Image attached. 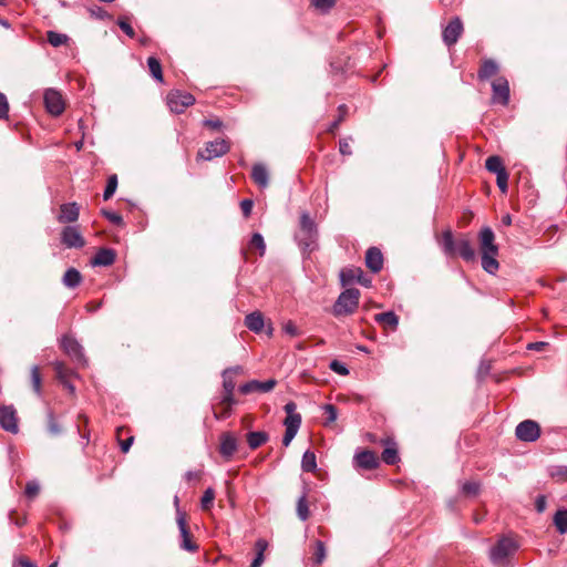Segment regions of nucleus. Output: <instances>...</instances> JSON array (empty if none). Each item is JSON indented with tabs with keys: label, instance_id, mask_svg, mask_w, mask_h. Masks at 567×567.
Wrapping results in <instances>:
<instances>
[{
	"label": "nucleus",
	"instance_id": "f257e3e1",
	"mask_svg": "<svg viewBox=\"0 0 567 567\" xmlns=\"http://www.w3.org/2000/svg\"><path fill=\"white\" fill-rule=\"evenodd\" d=\"M478 244L481 252V264L484 271L495 275L499 269L498 245L495 243V234L488 226H484L478 231Z\"/></svg>",
	"mask_w": 567,
	"mask_h": 567
},
{
	"label": "nucleus",
	"instance_id": "f03ea898",
	"mask_svg": "<svg viewBox=\"0 0 567 567\" xmlns=\"http://www.w3.org/2000/svg\"><path fill=\"white\" fill-rule=\"evenodd\" d=\"M441 245L443 252L446 256H454L457 254L466 262H472L476 259L475 248L466 236H462L455 240L452 231L446 229L442 233Z\"/></svg>",
	"mask_w": 567,
	"mask_h": 567
},
{
	"label": "nucleus",
	"instance_id": "7ed1b4c3",
	"mask_svg": "<svg viewBox=\"0 0 567 567\" xmlns=\"http://www.w3.org/2000/svg\"><path fill=\"white\" fill-rule=\"evenodd\" d=\"M295 238L302 251L311 252L317 248L318 229L308 213L301 214L299 230L296 233Z\"/></svg>",
	"mask_w": 567,
	"mask_h": 567
},
{
	"label": "nucleus",
	"instance_id": "20e7f679",
	"mask_svg": "<svg viewBox=\"0 0 567 567\" xmlns=\"http://www.w3.org/2000/svg\"><path fill=\"white\" fill-rule=\"evenodd\" d=\"M360 291L357 288H348L342 291L332 307L334 317L352 315L359 307Z\"/></svg>",
	"mask_w": 567,
	"mask_h": 567
},
{
	"label": "nucleus",
	"instance_id": "39448f33",
	"mask_svg": "<svg viewBox=\"0 0 567 567\" xmlns=\"http://www.w3.org/2000/svg\"><path fill=\"white\" fill-rule=\"evenodd\" d=\"M517 549V544L509 537H502L489 549V559L493 564L504 563Z\"/></svg>",
	"mask_w": 567,
	"mask_h": 567
},
{
	"label": "nucleus",
	"instance_id": "423d86ee",
	"mask_svg": "<svg viewBox=\"0 0 567 567\" xmlns=\"http://www.w3.org/2000/svg\"><path fill=\"white\" fill-rule=\"evenodd\" d=\"M61 348L78 365L85 367L87 364L84 349L75 338L68 334L63 336Z\"/></svg>",
	"mask_w": 567,
	"mask_h": 567
},
{
	"label": "nucleus",
	"instance_id": "0eeeda50",
	"mask_svg": "<svg viewBox=\"0 0 567 567\" xmlns=\"http://www.w3.org/2000/svg\"><path fill=\"white\" fill-rule=\"evenodd\" d=\"M515 435L522 442H535L540 436V426L534 420H524L517 424Z\"/></svg>",
	"mask_w": 567,
	"mask_h": 567
},
{
	"label": "nucleus",
	"instance_id": "6e6552de",
	"mask_svg": "<svg viewBox=\"0 0 567 567\" xmlns=\"http://www.w3.org/2000/svg\"><path fill=\"white\" fill-rule=\"evenodd\" d=\"M194 102L195 97L190 93L179 90L172 91L167 95V105L171 111L176 114L183 113L185 109L193 105Z\"/></svg>",
	"mask_w": 567,
	"mask_h": 567
},
{
	"label": "nucleus",
	"instance_id": "1a4fd4ad",
	"mask_svg": "<svg viewBox=\"0 0 567 567\" xmlns=\"http://www.w3.org/2000/svg\"><path fill=\"white\" fill-rule=\"evenodd\" d=\"M176 523L179 529L182 542L179 547L186 551L195 553L198 550V545L192 540L190 533L187 527L186 515L181 509H177Z\"/></svg>",
	"mask_w": 567,
	"mask_h": 567
},
{
	"label": "nucleus",
	"instance_id": "9d476101",
	"mask_svg": "<svg viewBox=\"0 0 567 567\" xmlns=\"http://www.w3.org/2000/svg\"><path fill=\"white\" fill-rule=\"evenodd\" d=\"M44 105L47 111L53 115L59 116L63 113L65 104L61 93L55 89H47L43 95Z\"/></svg>",
	"mask_w": 567,
	"mask_h": 567
},
{
	"label": "nucleus",
	"instance_id": "9b49d317",
	"mask_svg": "<svg viewBox=\"0 0 567 567\" xmlns=\"http://www.w3.org/2000/svg\"><path fill=\"white\" fill-rule=\"evenodd\" d=\"M230 146L226 140H215L206 144L205 150L198 152V156L205 161H212L225 155Z\"/></svg>",
	"mask_w": 567,
	"mask_h": 567
},
{
	"label": "nucleus",
	"instance_id": "f8f14e48",
	"mask_svg": "<svg viewBox=\"0 0 567 567\" xmlns=\"http://www.w3.org/2000/svg\"><path fill=\"white\" fill-rule=\"evenodd\" d=\"M0 426L10 433H18V417L17 412L12 405L0 406Z\"/></svg>",
	"mask_w": 567,
	"mask_h": 567
},
{
	"label": "nucleus",
	"instance_id": "ddd939ff",
	"mask_svg": "<svg viewBox=\"0 0 567 567\" xmlns=\"http://www.w3.org/2000/svg\"><path fill=\"white\" fill-rule=\"evenodd\" d=\"M61 241L66 248H82L85 245L76 226H65L61 231Z\"/></svg>",
	"mask_w": 567,
	"mask_h": 567
},
{
	"label": "nucleus",
	"instance_id": "4468645a",
	"mask_svg": "<svg viewBox=\"0 0 567 567\" xmlns=\"http://www.w3.org/2000/svg\"><path fill=\"white\" fill-rule=\"evenodd\" d=\"M380 462L374 452L363 450L357 452L353 456V466L365 471L374 470L379 466Z\"/></svg>",
	"mask_w": 567,
	"mask_h": 567
},
{
	"label": "nucleus",
	"instance_id": "2eb2a0df",
	"mask_svg": "<svg viewBox=\"0 0 567 567\" xmlns=\"http://www.w3.org/2000/svg\"><path fill=\"white\" fill-rule=\"evenodd\" d=\"M492 101L506 106L509 102V84L504 76L497 78L492 83Z\"/></svg>",
	"mask_w": 567,
	"mask_h": 567
},
{
	"label": "nucleus",
	"instance_id": "dca6fc26",
	"mask_svg": "<svg viewBox=\"0 0 567 567\" xmlns=\"http://www.w3.org/2000/svg\"><path fill=\"white\" fill-rule=\"evenodd\" d=\"M463 32V23L458 17H455L444 28L442 32L443 42L447 47L454 45Z\"/></svg>",
	"mask_w": 567,
	"mask_h": 567
},
{
	"label": "nucleus",
	"instance_id": "f3484780",
	"mask_svg": "<svg viewBox=\"0 0 567 567\" xmlns=\"http://www.w3.org/2000/svg\"><path fill=\"white\" fill-rule=\"evenodd\" d=\"M340 280L342 286H349L353 282H359L365 287L370 286L371 280L367 279L361 268H347L340 272Z\"/></svg>",
	"mask_w": 567,
	"mask_h": 567
},
{
	"label": "nucleus",
	"instance_id": "a211bd4d",
	"mask_svg": "<svg viewBox=\"0 0 567 567\" xmlns=\"http://www.w3.org/2000/svg\"><path fill=\"white\" fill-rule=\"evenodd\" d=\"M277 384L275 379H269L266 381L251 380L246 382L239 386V392L241 394H250L252 392H261L266 393L271 391Z\"/></svg>",
	"mask_w": 567,
	"mask_h": 567
},
{
	"label": "nucleus",
	"instance_id": "6ab92c4d",
	"mask_svg": "<svg viewBox=\"0 0 567 567\" xmlns=\"http://www.w3.org/2000/svg\"><path fill=\"white\" fill-rule=\"evenodd\" d=\"M54 371L56 374V379L59 382L70 391V393L75 392V386L71 382V378L75 375V372L68 368L63 362L56 361L54 363Z\"/></svg>",
	"mask_w": 567,
	"mask_h": 567
},
{
	"label": "nucleus",
	"instance_id": "aec40b11",
	"mask_svg": "<svg viewBox=\"0 0 567 567\" xmlns=\"http://www.w3.org/2000/svg\"><path fill=\"white\" fill-rule=\"evenodd\" d=\"M80 216V207L76 203H66L60 206V215L58 216V221L65 223H74L79 219Z\"/></svg>",
	"mask_w": 567,
	"mask_h": 567
},
{
	"label": "nucleus",
	"instance_id": "412c9836",
	"mask_svg": "<svg viewBox=\"0 0 567 567\" xmlns=\"http://www.w3.org/2000/svg\"><path fill=\"white\" fill-rule=\"evenodd\" d=\"M365 265L374 274L383 267V255L377 247H370L365 254Z\"/></svg>",
	"mask_w": 567,
	"mask_h": 567
},
{
	"label": "nucleus",
	"instance_id": "4be33fe9",
	"mask_svg": "<svg viewBox=\"0 0 567 567\" xmlns=\"http://www.w3.org/2000/svg\"><path fill=\"white\" fill-rule=\"evenodd\" d=\"M237 451V440L230 433H224L220 437L219 452L226 460H230Z\"/></svg>",
	"mask_w": 567,
	"mask_h": 567
},
{
	"label": "nucleus",
	"instance_id": "5701e85b",
	"mask_svg": "<svg viewBox=\"0 0 567 567\" xmlns=\"http://www.w3.org/2000/svg\"><path fill=\"white\" fill-rule=\"evenodd\" d=\"M116 254L111 248H101L97 250L95 256L92 258L91 264L93 266L107 267L114 264Z\"/></svg>",
	"mask_w": 567,
	"mask_h": 567
},
{
	"label": "nucleus",
	"instance_id": "b1692460",
	"mask_svg": "<svg viewBox=\"0 0 567 567\" xmlns=\"http://www.w3.org/2000/svg\"><path fill=\"white\" fill-rule=\"evenodd\" d=\"M243 368L240 365L229 367L225 369L221 373L223 377V389L224 392H234L236 386V381L234 380V375L241 373Z\"/></svg>",
	"mask_w": 567,
	"mask_h": 567
},
{
	"label": "nucleus",
	"instance_id": "393cba45",
	"mask_svg": "<svg viewBox=\"0 0 567 567\" xmlns=\"http://www.w3.org/2000/svg\"><path fill=\"white\" fill-rule=\"evenodd\" d=\"M254 182L261 188H266L269 184V174L265 165L255 164L251 171Z\"/></svg>",
	"mask_w": 567,
	"mask_h": 567
},
{
	"label": "nucleus",
	"instance_id": "a878e982",
	"mask_svg": "<svg viewBox=\"0 0 567 567\" xmlns=\"http://www.w3.org/2000/svg\"><path fill=\"white\" fill-rule=\"evenodd\" d=\"M498 64L492 59H485L478 70L477 76L481 81L488 80L491 76L497 74Z\"/></svg>",
	"mask_w": 567,
	"mask_h": 567
},
{
	"label": "nucleus",
	"instance_id": "bb28decb",
	"mask_svg": "<svg viewBox=\"0 0 567 567\" xmlns=\"http://www.w3.org/2000/svg\"><path fill=\"white\" fill-rule=\"evenodd\" d=\"M245 324L252 332H256V333L261 332V330L264 329V324H265L264 317H262L261 312L254 311V312L247 315L245 318Z\"/></svg>",
	"mask_w": 567,
	"mask_h": 567
},
{
	"label": "nucleus",
	"instance_id": "cd10ccee",
	"mask_svg": "<svg viewBox=\"0 0 567 567\" xmlns=\"http://www.w3.org/2000/svg\"><path fill=\"white\" fill-rule=\"evenodd\" d=\"M269 435L265 431H254L247 434V443L251 450H256L259 446L268 442Z\"/></svg>",
	"mask_w": 567,
	"mask_h": 567
},
{
	"label": "nucleus",
	"instance_id": "c85d7f7f",
	"mask_svg": "<svg viewBox=\"0 0 567 567\" xmlns=\"http://www.w3.org/2000/svg\"><path fill=\"white\" fill-rule=\"evenodd\" d=\"M82 281V275L75 268H69L62 278V282L68 288H76Z\"/></svg>",
	"mask_w": 567,
	"mask_h": 567
},
{
	"label": "nucleus",
	"instance_id": "c756f323",
	"mask_svg": "<svg viewBox=\"0 0 567 567\" xmlns=\"http://www.w3.org/2000/svg\"><path fill=\"white\" fill-rule=\"evenodd\" d=\"M268 547V543L266 539L259 538L255 543L256 557L250 564V567H260L265 560L264 553Z\"/></svg>",
	"mask_w": 567,
	"mask_h": 567
},
{
	"label": "nucleus",
	"instance_id": "7c9ffc66",
	"mask_svg": "<svg viewBox=\"0 0 567 567\" xmlns=\"http://www.w3.org/2000/svg\"><path fill=\"white\" fill-rule=\"evenodd\" d=\"M374 319L377 322L386 324L393 330H395L399 324V317L393 311L377 313Z\"/></svg>",
	"mask_w": 567,
	"mask_h": 567
},
{
	"label": "nucleus",
	"instance_id": "2f4dec72",
	"mask_svg": "<svg viewBox=\"0 0 567 567\" xmlns=\"http://www.w3.org/2000/svg\"><path fill=\"white\" fill-rule=\"evenodd\" d=\"M381 458L388 465H394L400 461L399 451L394 443L384 449Z\"/></svg>",
	"mask_w": 567,
	"mask_h": 567
},
{
	"label": "nucleus",
	"instance_id": "473e14b6",
	"mask_svg": "<svg viewBox=\"0 0 567 567\" xmlns=\"http://www.w3.org/2000/svg\"><path fill=\"white\" fill-rule=\"evenodd\" d=\"M301 468L303 472H315L317 468V458L316 454L308 450L303 453L302 460H301Z\"/></svg>",
	"mask_w": 567,
	"mask_h": 567
},
{
	"label": "nucleus",
	"instance_id": "72a5a7b5",
	"mask_svg": "<svg viewBox=\"0 0 567 567\" xmlns=\"http://www.w3.org/2000/svg\"><path fill=\"white\" fill-rule=\"evenodd\" d=\"M47 40L52 47L59 48L66 44L70 38L68 34L50 30L47 32Z\"/></svg>",
	"mask_w": 567,
	"mask_h": 567
},
{
	"label": "nucleus",
	"instance_id": "f704fd0d",
	"mask_svg": "<svg viewBox=\"0 0 567 567\" xmlns=\"http://www.w3.org/2000/svg\"><path fill=\"white\" fill-rule=\"evenodd\" d=\"M297 515L299 519L302 522L309 518L310 512L307 501V492H303L302 495L297 501Z\"/></svg>",
	"mask_w": 567,
	"mask_h": 567
},
{
	"label": "nucleus",
	"instance_id": "c9c22d12",
	"mask_svg": "<svg viewBox=\"0 0 567 567\" xmlns=\"http://www.w3.org/2000/svg\"><path fill=\"white\" fill-rule=\"evenodd\" d=\"M554 525L559 534L567 533V509H558L554 515Z\"/></svg>",
	"mask_w": 567,
	"mask_h": 567
},
{
	"label": "nucleus",
	"instance_id": "e433bc0d",
	"mask_svg": "<svg viewBox=\"0 0 567 567\" xmlns=\"http://www.w3.org/2000/svg\"><path fill=\"white\" fill-rule=\"evenodd\" d=\"M147 66L151 75L158 82H163V71L162 65L158 59L155 56H150L147 59Z\"/></svg>",
	"mask_w": 567,
	"mask_h": 567
},
{
	"label": "nucleus",
	"instance_id": "4c0bfd02",
	"mask_svg": "<svg viewBox=\"0 0 567 567\" xmlns=\"http://www.w3.org/2000/svg\"><path fill=\"white\" fill-rule=\"evenodd\" d=\"M485 167L488 172L494 173L495 175L506 171L501 157L496 155L487 157Z\"/></svg>",
	"mask_w": 567,
	"mask_h": 567
},
{
	"label": "nucleus",
	"instance_id": "58836bf2",
	"mask_svg": "<svg viewBox=\"0 0 567 567\" xmlns=\"http://www.w3.org/2000/svg\"><path fill=\"white\" fill-rule=\"evenodd\" d=\"M116 188H117V176L111 175L107 178L106 187L103 193V199L109 200L114 195Z\"/></svg>",
	"mask_w": 567,
	"mask_h": 567
},
{
	"label": "nucleus",
	"instance_id": "ea45409f",
	"mask_svg": "<svg viewBox=\"0 0 567 567\" xmlns=\"http://www.w3.org/2000/svg\"><path fill=\"white\" fill-rule=\"evenodd\" d=\"M462 493L467 496H476L480 493L481 485L478 482L468 481L462 484Z\"/></svg>",
	"mask_w": 567,
	"mask_h": 567
},
{
	"label": "nucleus",
	"instance_id": "a19ab883",
	"mask_svg": "<svg viewBox=\"0 0 567 567\" xmlns=\"http://www.w3.org/2000/svg\"><path fill=\"white\" fill-rule=\"evenodd\" d=\"M31 383L33 391L41 395V375L38 365L31 368Z\"/></svg>",
	"mask_w": 567,
	"mask_h": 567
},
{
	"label": "nucleus",
	"instance_id": "79ce46f5",
	"mask_svg": "<svg viewBox=\"0 0 567 567\" xmlns=\"http://www.w3.org/2000/svg\"><path fill=\"white\" fill-rule=\"evenodd\" d=\"M249 244H250V247H255L259 250L260 256L265 255L266 244H265V240H264V237L261 236V234H259V233L252 234Z\"/></svg>",
	"mask_w": 567,
	"mask_h": 567
},
{
	"label": "nucleus",
	"instance_id": "37998d69",
	"mask_svg": "<svg viewBox=\"0 0 567 567\" xmlns=\"http://www.w3.org/2000/svg\"><path fill=\"white\" fill-rule=\"evenodd\" d=\"M302 417L299 413L293 415H287V417L284 421V424L286 429H292L296 431H299V427L301 425Z\"/></svg>",
	"mask_w": 567,
	"mask_h": 567
},
{
	"label": "nucleus",
	"instance_id": "c03bdc74",
	"mask_svg": "<svg viewBox=\"0 0 567 567\" xmlns=\"http://www.w3.org/2000/svg\"><path fill=\"white\" fill-rule=\"evenodd\" d=\"M326 558V547L324 544L321 540L316 542V549L313 553V561L317 565H320L323 563Z\"/></svg>",
	"mask_w": 567,
	"mask_h": 567
},
{
	"label": "nucleus",
	"instance_id": "a18cd8bd",
	"mask_svg": "<svg viewBox=\"0 0 567 567\" xmlns=\"http://www.w3.org/2000/svg\"><path fill=\"white\" fill-rule=\"evenodd\" d=\"M214 498H215V492L212 487H208L202 498H200V506L203 509H208L210 508V506L213 505V502H214Z\"/></svg>",
	"mask_w": 567,
	"mask_h": 567
},
{
	"label": "nucleus",
	"instance_id": "49530a36",
	"mask_svg": "<svg viewBox=\"0 0 567 567\" xmlns=\"http://www.w3.org/2000/svg\"><path fill=\"white\" fill-rule=\"evenodd\" d=\"M102 215L112 224L116 225V226H122L124 224L123 221V217L116 213V212H112V210H107V209H102Z\"/></svg>",
	"mask_w": 567,
	"mask_h": 567
},
{
	"label": "nucleus",
	"instance_id": "de8ad7c7",
	"mask_svg": "<svg viewBox=\"0 0 567 567\" xmlns=\"http://www.w3.org/2000/svg\"><path fill=\"white\" fill-rule=\"evenodd\" d=\"M48 430L53 435H58L61 433V427L58 424L52 411L48 412Z\"/></svg>",
	"mask_w": 567,
	"mask_h": 567
},
{
	"label": "nucleus",
	"instance_id": "09e8293b",
	"mask_svg": "<svg viewBox=\"0 0 567 567\" xmlns=\"http://www.w3.org/2000/svg\"><path fill=\"white\" fill-rule=\"evenodd\" d=\"M507 182H508L507 171H504L496 175V184L503 194L507 193V189H508Z\"/></svg>",
	"mask_w": 567,
	"mask_h": 567
},
{
	"label": "nucleus",
	"instance_id": "8fccbe9b",
	"mask_svg": "<svg viewBox=\"0 0 567 567\" xmlns=\"http://www.w3.org/2000/svg\"><path fill=\"white\" fill-rule=\"evenodd\" d=\"M312 6L322 11L328 12L336 3V0H311Z\"/></svg>",
	"mask_w": 567,
	"mask_h": 567
},
{
	"label": "nucleus",
	"instance_id": "3c124183",
	"mask_svg": "<svg viewBox=\"0 0 567 567\" xmlns=\"http://www.w3.org/2000/svg\"><path fill=\"white\" fill-rule=\"evenodd\" d=\"M338 110L339 116L336 117V120L330 124L329 132H334L339 127L340 123L344 120L348 107L344 104H342L339 106Z\"/></svg>",
	"mask_w": 567,
	"mask_h": 567
},
{
	"label": "nucleus",
	"instance_id": "603ef678",
	"mask_svg": "<svg viewBox=\"0 0 567 567\" xmlns=\"http://www.w3.org/2000/svg\"><path fill=\"white\" fill-rule=\"evenodd\" d=\"M40 492V484L37 481H29L25 485V495L29 498L35 497Z\"/></svg>",
	"mask_w": 567,
	"mask_h": 567
},
{
	"label": "nucleus",
	"instance_id": "864d4df0",
	"mask_svg": "<svg viewBox=\"0 0 567 567\" xmlns=\"http://www.w3.org/2000/svg\"><path fill=\"white\" fill-rule=\"evenodd\" d=\"M329 368L340 374V375H348L349 374V369L346 367L344 363L338 361V360H332L329 364Z\"/></svg>",
	"mask_w": 567,
	"mask_h": 567
},
{
	"label": "nucleus",
	"instance_id": "5fc2aeb1",
	"mask_svg": "<svg viewBox=\"0 0 567 567\" xmlns=\"http://www.w3.org/2000/svg\"><path fill=\"white\" fill-rule=\"evenodd\" d=\"M324 413L327 414V424L328 423H332L337 420L338 417V411H337V408L333 405V404H324L322 406Z\"/></svg>",
	"mask_w": 567,
	"mask_h": 567
},
{
	"label": "nucleus",
	"instance_id": "6e6d98bb",
	"mask_svg": "<svg viewBox=\"0 0 567 567\" xmlns=\"http://www.w3.org/2000/svg\"><path fill=\"white\" fill-rule=\"evenodd\" d=\"M12 567H37V565L25 556H16L12 561Z\"/></svg>",
	"mask_w": 567,
	"mask_h": 567
},
{
	"label": "nucleus",
	"instance_id": "4d7b16f0",
	"mask_svg": "<svg viewBox=\"0 0 567 567\" xmlns=\"http://www.w3.org/2000/svg\"><path fill=\"white\" fill-rule=\"evenodd\" d=\"M550 475L559 480H567V466L559 465L553 467Z\"/></svg>",
	"mask_w": 567,
	"mask_h": 567
},
{
	"label": "nucleus",
	"instance_id": "13d9d810",
	"mask_svg": "<svg viewBox=\"0 0 567 567\" xmlns=\"http://www.w3.org/2000/svg\"><path fill=\"white\" fill-rule=\"evenodd\" d=\"M221 405H226V406H229L231 408V405H235L237 404V400L234 398V392H224L221 398H220V402H219Z\"/></svg>",
	"mask_w": 567,
	"mask_h": 567
},
{
	"label": "nucleus",
	"instance_id": "bf43d9fd",
	"mask_svg": "<svg viewBox=\"0 0 567 567\" xmlns=\"http://www.w3.org/2000/svg\"><path fill=\"white\" fill-rule=\"evenodd\" d=\"M9 112V104L7 97L0 92V120L7 118Z\"/></svg>",
	"mask_w": 567,
	"mask_h": 567
},
{
	"label": "nucleus",
	"instance_id": "052dcab7",
	"mask_svg": "<svg viewBox=\"0 0 567 567\" xmlns=\"http://www.w3.org/2000/svg\"><path fill=\"white\" fill-rule=\"evenodd\" d=\"M117 24L120 27V29L130 38H134L135 37V31L134 29L132 28V25L125 21V20H122L120 19L117 21Z\"/></svg>",
	"mask_w": 567,
	"mask_h": 567
},
{
	"label": "nucleus",
	"instance_id": "680f3d73",
	"mask_svg": "<svg viewBox=\"0 0 567 567\" xmlns=\"http://www.w3.org/2000/svg\"><path fill=\"white\" fill-rule=\"evenodd\" d=\"M285 333L289 334L290 337H297L299 336V329L296 327V324L292 321H288L284 326Z\"/></svg>",
	"mask_w": 567,
	"mask_h": 567
},
{
	"label": "nucleus",
	"instance_id": "e2e57ef3",
	"mask_svg": "<svg viewBox=\"0 0 567 567\" xmlns=\"http://www.w3.org/2000/svg\"><path fill=\"white\" fill-rule=\"evenodd\" d=\"M546 506H547L546 496L545 495H538L536 497V499H535V508H536L537 513L545 512Z\"/></svg>",
	"mask_w": 567,
	"mask_h": 567
},
{
	"label": "nucleus",
	"instance_id": "0e129e2a",
	"mask_svg": "<svg viewBox=\"0 0 567 567\" xmlns=\"http://www.w3.org/2000/svg\"><path fill=\"white\" fill-rule=\"evenodd\" d=\"M254 202L251 199H244L240 202V208L245 217L251 214Z\"/></svg>",
	"mask_w": 567,
	"mask_h": 567
},
{
	"label": "nucleus",
	"instance_id": "69168bd1",
	"mask_svg": "<svg viewBox=\"0 0 567 567\" xmlns=\"http://www.w3.org/2000/svg\"><path fill=\"white\" fill-rule=\"evenodd\" d=\"M298 431L296 430H292V429H286V432H285V435L282 437V444L285 446H289L291 441L295 439V436L297 435Z\"/></svg>",
	"mask_w": 567,
	"mask_h": 567
},
{
	"label": "nucleus",
	"instance_id": "338daca9",
	"mask_svg": "<svg viewBox=\"0 0 567 567\" xmlns=\"http://www.w3.org/2000/svg\"><path fill=\"white\" fill-rule=\"evenodd\" d=\"M231 413H233L231 408L225 405V408L219 413L215 412L214 416L217 420H225V419L229 417L231 415Z\"/></svg>",
	"mask_w": 567,
	"mask_h": 567
},
{
	"label": "nucleus",
	"instance_id": "774afa93",
	"mask_svg": "<svg viewBox=\"0 0 567 567\" xmlns=\"http://www.w3.org/2000/svg\"><path fill=\"white\" fill-rule=\"evenodd\" d=\"M339 151L342 155H351L352 154L351 146H350L349 142L346 140L340 141Z\"/></svg>",
	"mask_w": 567,
	"mask_h": 567
}]
</instances>
